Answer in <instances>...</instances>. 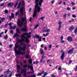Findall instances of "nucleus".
Masks as SVG:
<instances>
[{"mask_svg":"<svg viewBox=\"0 0 77 77\" xmlns=\"http://www.w3.org/2000/svg\"><path fill=\"white\" fill-rule=\"evenodd\" d=\"M31 32L24 33L23 35H21V40H18L17 42L16 43L15 45L14 51L15 55H21L24 54L26 53L24 51H24L26 50V45L23 42V41L27 42L28 43L29 42V40L28 38H30Z\"/></svg>","mask_w":77,"mask_h":77,"instance_id":"f257e3e1","label":"nucleus"},{"mask_svg":"<svg viewBox=\"0 0 77 77\" xmlns=\"http://www.w3.org/2000/svg\"><path fill=\"white\" fill-rule=\"evenodd\" d=\"M44 0H36L35 1V10L34 12L33 16L35 17L37 16V13L38 12L39 13L40 12V11L42 10L40 7L42 5V3L43 2Z\"/></svg>","mask_w":77,"mask_h":77,"instance_id":"f03ea898","label":"nucleus"},{"mask_svg":"<svg viewBox=\"0 0 77 77\" xmlns=\"http://www.w3.org/2000/svg\"><path fill=\"white\" fill-rule=\"evenodd\" d=\"M20 8V13H21L22 15H23V12L24 11V10L25 9V8H24V7L22 6L21 2H20L19 3V4L17 8H18V9H19Z\"/></svg>","mask_w":77,"mask_h":77,"instance_id":"7ed1b4c3","label":"nucleus"},{"mask_svg":"<svg viewBox=\"0 0 77 77\" xmlns=\"http://www.w3.org/2000/svg\"><path fill=\"white\" fill-rule=\"evenodd\" d=\"M26 16L25 17H22L21 18V20H20L19 19H18V23H17L18 25L20 26V27H22L23 25V22L24 21H26Z\"/></svg>","mask_w":77,"mask_h":77,"instance_id":"20e7f679","label":"nucleus"},{"mask_svg":"<svg viewBox=\"0 0 77 77\" xmlns=\"http://www.w3.org/2000/svg\"><path fill=\"white\" fill-rule=\"evenodd\" d=\"M22 73H23V75L25 77H26V69H21V72L20 74H16L15 76L17 77H18V76H19L21 77V75Z\"/></svg>","mask_w":77,"mask_h":77,"instance_id":"39448f33","label":"nucleus"},{"mask_svg":"<svg viewBox=\"0 0 77 77\" xmlns=\"http://www.w3.org/2000/svg\"><path fill=\"white\" fill-rule=\"evenodd\" d=\"M27 23H25L24 25V27L20 29L21 31H22L23 32H26V30L27 29Z\"/></svg>","mask_w":77,"mask_h":77,"instance_id":"423d86ee","label":"nucleus"},{"mask_svg":"<svg viewBox=\"0 0 77 77\" xmlns=\"http://www.w3.org/2000/svg\"><path fill=\"white\" fill-rule=\"evenodd\" d=\"M23 66V67L24 68H26V67H28V68H30V69H31V70H32V72H34V71L33 70V67L32 66H30V65L27 66V65L26 64L24 65Z\"/></svg>","mask_w":77,"mask_h":77,"instance_id":"0eeeda50","label":"nucleus"},{"mask_svg":"<svg viewBox=\"0 0 77 77\" xmlns=\"http://www.w3.org/2000/svg\"><path fill=\"white\" fill-rule=\"evenodd\" d=\"M61 53H62V54L61 56V60H63L64 59V56L65 55V52H63V50H62Z\"/></svg>","mask_w":77,"mask_h":77,"instance_id":"6e6552de","label":"nucleus"},{"mask_svg":"<svg viewBox=\"0 0 77 77\" xmlns=\"http://www.w3.org/2000/svg\"><path fill=\"white\" fill-rule=\"evenodd\" d=\"M8 74H9V69H8L6 70V71L4 73L5 77H8V75H7Z\"/></svg>","mask_w":77,"mask_h":77,"instance_id":"1a4fd4ad","label":"nucleus"},{"mask_svg":"<svg viewBox=\"0 0 77 77\" xmlns=\"http://www.w3.org/2000/svg\"><path fill=\"white\" fill-rule=\"evenodd\" d=\"M35 37L37 38H38V41H41V37L38 36V35H35Z\"/></svg>","mask_w":77,"mask_h":77,"instance_id":"9d476101","label":"nucleus"},{"mask_svg":"<svg viewBox=\"0 0 77 77\" xmlns=\"http://www.w3.org/2000/svg\"><path fill=\"white\" fill-rule=\"evenodd\" d=\"M67 39L68 41H69L71 42L72 41V38L70 36H69L68 37Z\"/></svg>","mask_w":77,"mask_h":77,"instance_id":"9b49d317","label":"nucleus"},{"mask_svg":"<svg viewBox=\"0 0 77 77\" xmlns=\"http://www.w3.org/2000/svg\"><path fill=\"white\" fill-rule=\"evenodd\" d=\"M50 31V29H47L46 30H43V32H49Z\"/></svg>","mask_w":77,"mask_h":77,"instance_id":"f8f14e48","label":"nucleus"},{"mask_svg":"<svg viewBox=\"0 0 77 77\" xmlns=\"http://www.w3.org/2000/svg\"><path fill=\"white\" fill-rule=\"evenodd\" d=\"M44 73V71H42V72L41 73H39L37 74V75L38 76H39V75H41L42 74H43Z\"/></svg>","mask_w":77,"mask_h":77,"instance_id":"ddd939ff","label":"nucleus"},{"mask_svg":"<svg viewBox=\"0 0 77 77\" xmlns=\"http://www.w3.org/2000/svg\"><path fill=\"white\" fill-rule=\"evenodd\" d=\"M74 29V27L72 26L70 27L69 28V30L70 31H72Z\"/></svg>","mask_w":77,"mask_h":77,"instance_id":"4468645a","label":"nucleus"},{"mask_svg":"<svg viewBox=\"0 0 77 77\" xmlns=\"http://www.w3.org/2000/svg\"><path fill=\"white\" fill-rule=\"evenodd\" d=\"M13 5H14V3L9 2L8 4V6H12Z\"/></svg>","mask_w":77,"mask_h":77,"instance_id":"2eb2a0df","label":"nucleus"},{"mask_svg":"<svg viewBox=\"0 0 77 77\" xmlns=\"http://www.w3.org/2000/svg\"><path fill=\"white\" fill-rule=\"evenodd\" d=\"M49 35V33H47L46 34H42V35L44 37H46L48 36Z\"/></svg>","mask_w":77,"mask_h":77,"instance_id":"dca6fc26","label":"nucleus"},{"mask_svg":"<svg viewBox=\"0 0 77 77\" xmlns=\"http://www.w3.org/2000/svg\"><path fill=\"white\" fill-rule=\"evenodd\" d=\"M17 69H18V70L17 71V72H18L20 71V66L19 65H17Z\"/></svg>","mask_w":77,"mask_h":77,"instance_id":"f3484780","label":"nucleus"},{"mask_svg":"<svg viewBox=\"0 0 77 77\" xmlns=\"http://www.w3.org/2000/svg\"><path fill=\"white\" fill-rule=\"evenodd\" d=\"M74 51V48H72L70 51L68 52V54H70L71 52H72Z\"/></svg>","mask_w":77,"mask_h":77,"instance_id":"a211bd4d","label":"nucleus"},{"mask_svg":"<svg viewBox=\"0 0 77 77\" xmlns=\"http://www.w3.org/2000/svg\"><path fill=\"white\" fill-rule=\"evenodd\" d=\"M41 53V54H42L43 55H44V51L42 50V49H41L40 50Z\"/></svg>","mask_w":77,"mask_h":77,"instance_id":"6ab92c4d","label":"nucleus"},{"mask_svg":"<svg viewBox=\"0 0 77 77\" xmlns=\"http://www.w3.org/2000/svg\"><path fill=\"white\" fill-rule=\"evenodd\" d=\"M45 57V56H44V55H43L42 56V57L41 59V60L40 61L41 62H42V60L44 59Z\"/></svg>","mask_w":77,"mask_h":77,"instance_id":"aec40b11","label":"nucleus"},{"mask_svg":"<svg viewBox=\"0 0 77 77\" xmlns=\"http://www.w3.org/2000/svg\"><path fill=\"white\" fill-rule=\"evenodd\" d=\"M52 45H50L48 46V48H49V50H50L51 49V47H52Z\"/></svg>","mask_w":77,"mask_h":77,"instance_id":"412c9836","label":"nucleus"},{"mask_svg":"<svg viewBox=\"0 0 77 77\" xmlns=\"http://www.w3.org/2000/svg\"><path fill=\"white\" fill-rule=\"evenodd\" d=\"M16 32H17L18 33H19V34H20V33H21V32H20V31L19 29H18V28H17L16 29Z\"/></svg>","mask_w":77,"mask_h":77,"instance_id":"4be33fe9","label":"nucleus"},{"mask_svg":"<svg viewBox=\"0 0 77 77\" xmlns=\"http://www.w3.org/2000/svg\"><path fill=\"white\" fill-rule=\"evenodd\" d=\"M47 74H48V73L46 72H44V74L42 77H45V76H46Z\"/></svg>","mask_w":77,"mask_h":77,"instance_id":"5701e85b","label":"nucleus"},{"mask_svg":"<svg viewBox=\"0 0 77 77\" xmlns=\"http://www.w3.org/2000/svg\"><path fill=\"white\" fill-rule=\"evenodd\" d=\"M29 62L30 64H32V60L31 59H29Z\"/></svg>","mask_w":77,"mask_h":77,"instance_id":"b1692460","label":"nucleus"},{"mask_svg":"<svg viewBox=\"0 0 77 77\" xmlns=\"http://www.w3.org/2000/svg\"><path fill=\"white\" fill-rule=\"evenodd\" d=\"M58 24L59 26H61V24H62V22L61 21H59L58 22Z\"/></svg>","mask_w":77,"mask_h":77,"instance_id":"393cba45","label":"nucleus"},{"mask_svg":"<svg viewBox=\"0 0 77 77\" xmlns=\"http://www.w3.org/2000/svg\"><path fill=\"white\" fill-rule=\"evenodd\" d=\"M17 36H18V35L17 34V33H16L14 34V35L13 36L14 38H16V37Z\"/></svg>","mask_w":77,"mask_h":77,"instance_id":"a878e982","label":"nucleus"},{"mask_svg":"<svg viewBox=\"0 0 77 77\" xmlns=\"http://www.w3.org/2000/svg\"><path fill=\"white\" fill-rule=\"evenodd\" d=\"M0 19L1 20L2 22H3V21L5 20V18H3L0 17Z\"/></svg>","mask_w":77,"mask_h":77,"instance_id":"bb28decb","label":"nucleus"},{"mask_svg":"<svg viewBox=\"0 0 77 77\" xmlns=\"http://www.w3.org/2000/svg\"><path fill=\"white\" fill-rule=\"evenodd\" d=\"M47 29V25H45V26H44L43 30H46Z\"/></svg>","mask_w":77,"mask_h":77,"instance_id":"cd10ccee","label":"nucleus"},{"mask_svg":"<svg viewBox=\"0 0 77 77\" xmlns=\"http://www.w3.org/2000/svg\"><path fill=\"white\" fill-rule=\"evenodd\" d=\"M45 18V17H40V19L41 20H44Z\"/></svg>","mask_w":77,"mask_h":77,"instance_id":"c85d7f7f","label":"nucleus"},{"mask_svg":"<svg viewBox=\"0 0 77 77\" xmlns=\"http://www.w3.org/2000/svg\"><path fill=\"white\" fill-rule=\"evenodd\" d=\"M63 18L64 19H66V14H63Z\"/></svg>","mask_w":77,"mask_h":77,"instance_id":"c756f323","label":"nucleus"},{"mask_svg":"<svg viewBox=\"0 0 77 77\" xmlns=\"http://www.w3.org/2000/svg\"><path fill=\"white\" fill-rule=\"evenodd\" d=\"M59 27L58 28L57 30L59 31V30H60V29H61V26H59Z\"/></svg>","mask_w":77,"mask_h":77,"instance_id":"7c9ffc66","label":"nucleus"},{"mask_svg":"<svg viewBox=\"0 0 77 77\" xmlns=\"http://www.w3.org/2000/svg\"><path fill=\"white\" fill-rule=\"evenodd\" d=\"M4 39H8V35H7V34L5 36Z\"/></svg>","mask_w":77,"mask_h":77,"instance_id":"2f4dec72","label":"nucleus"},{"mask_svg":"<svg viewBox=\"0 0 77 77\" xmlns=\"http://www.w3.org/2000/svg\"><path fill=\"white\" fill-rule=\"evenodd\" d=\"M38 63H39V62L37 60H36L35 62H33L34 64H38Z\"/></svg>","mask_w":77,"mask_h":77,"instance_id":"473e14b6","label":"nucleus"},{"mask_svg":"<svg viewBox=\"0 0 77 77\" xmlns=\"http://www.w3.org/2000/svg\"><path fill=\"white\" fill-rule=\"evenodd\" d=\"M11 17L12 18H14V14L13 13H11Z\"/></svg>","mask_w":77,"mask_h":77,"instance_id":"72a5a7b5","label":"nucleus"},{"mask_svg":"<svg viewBox=\"0 0 77 77\" xmlns=\"http://www.w3.org/2000/svg\"><path fill=\"white\" fill-rule=\"evenodd\" d=\"M20 12V11H18L16 13V15H19V13Z\"/></svg>","mask_w":77,"mask_h":77,"instance_id":"f704fd0d","label":"nucleus"},{"mask_svg":"<svg viewBox=\"0 0 77 77\" xmlns=\"http://www.w3.org/2000/svg\"><path fill=\"white\" fill-rule=\"evenodd\" d=\"M18 0H17V2L16 3V4L14 5V7H16L18 5Z\"/></svg>","mask_w":77,"mask_h":77,"instance_id":"c9c22d12","label":"nucleus"},{"mask_svg":"<svg viewBox=\"0 0 77 77\" xmlns=\"http://www.w3.org/2000/svg\"><path fill=\"white\" fill-rule=\"evenodd\" d=\"M60 39L61 40H63V36L62 35H61L60 37Z\"/></svg>","mask_w":77,"mask_h":77,"instance_id":"e433bc0d","label":"nucleus"},{"mask_svg":"<svg viewBox=\"0 0 77 77\" xmlns=\"http://www.w3.org/2000/svg\"><path fill=\"white\" fill-rule=\"evenodd\" d=\"M77 27L75 29V34H76V33H77Z\"/></svg>","mask_w":77,"mask_h":77,"instance_id":"4c0bfd02","label":"nucleus"},{"mask_svg":"<svg viewBox=\"0 0 77 77\" xmlns=\"http://www.w3.org/2000/svg\"><path fill=\"white\" fill-rule=\"evenodd\" d=\"M27 53H30V49H28L27 50Z\"/></svg>","mask_w":77,"mask_h":77,"instance_id":"58836bf2","label":"nucleus"},{"mask_svg":"<svg viewBox=\"0 0 77 77\" xmlns=\"http://www.w3.org/2000/svg\"><path fill=\"white\" fill-rule=\"evenodd\" d=\"M5 12L6 14H8V10H5Z\"/></svg>","mask_w":77,"mask_h":77,"instance_id":"ea45409f","label":"nucleus"},{"mask_svg":"<svg viewBox=\"0 0 77 77\" xmlns=\"http://www.w3.org/2000/svg\"><path fill=\"white\" fill-rule=\"evenodd\" d=\"M29 55H27V54L26 55V59H27V58H29Z\"/></svg>","mask_w":77,"mask_h":77,"instance_id":"a19ab883","label":"nucleus"},{"mask_svg":"<svg viewBox=\"0 0 77 77\" xmlns=\"http://www.w3.org/2000/svg\"><path fill=\"white\" fill-rule=\"evenodd\" d=\"M39 26V25L38 24H37V25H35V29H36Z\"/></svg>","mask_w":77,"mask_h":77,"instance_id":"79ce46f5","label":"nucleus"},{"mask_svg":"<svg viewBox=\"0 0 77 77\" xmlns=\"http://www.w3.org/2000/svg\"><path fill=\"white\" fill-rule=\"evenodd\" d=\"M62 4V1H61L60 2H58V5H61V4Z\"/></svg>","mask_w":77,"mask_h":77,"instance_id":"37998d69","label":"nucleus"},{"mask_svg":"<svg viewBox=\"0 0 77 77\" xmlns=\"http://www.w3.org/2000/svg\"><path fill=\"white\" fill-rule=\"evenodd\" d=\"M71 5H72V6H74V5H75V3L72 2L71 3Z\"/></svg>","mask_w":77,"mask_h":77,"instance_id":"c03bdc74","label":"nucleus"},{"mask_svg":"<svg viewBox=\"0 0 77 77\" xmlns=\"http://www.w3.org/2000/svg\"><path fill=\"white\" fill-rule=\"evenodd\" d=\"M61 43H64L65 42V41L63 40H61Z\"/></svg>","mask_w":77,"mask_h":77,"instance_id":"a18cd8bd","label":"nucleus"},{"mask_svg":"<svg viewBox=\"0 0 77 77\" xmlns=\"http://www.w3.org/2000/svg\"><path fill=\"white\" fill-rule=\"evenodd\" d=\"M72 17H73V18H75L76 17V16L75 15H72Z\"/></svg>","mask_w":77,"mask_h":77,"instance_id":"49530a36","label":"nucleus"},{"mask_svg":"<svg viewBox=\"0 0 77 77\" xmlns=\"http://www.w3.org/2000/svg\"><path fill=\"white\" fill-rule=\"evenodd\" d=\"M61 69H62V68H61V67H59L58 68V70L60 71V70H61Z\"/></svg>","mask_w":77,"mask_h":77,"instance_id":"de8ad7c7","label":"nucleus"},{"mask_svg":"<svg viewBox=\"0 0 77 77\" xmlns=\"http://www.w3.org/2000/svg\"><path fill=\"white\" fill-rule=\"evenodd\" d=\"M16 27H17V26L15 25L14 26L13 28V29H15V28H16Z\"/></svg>","mask_w":77,"mask_h":77,"instance_id":"09e8293b","label":"nucleus"},{"mask_svg":"<svg viewBox=\"0 0 77 77\" xmlns=\"http://www.w3.org/2000/svg\"><path fill=\"white\" fill-rule=\"evenodd\" d=\"M8 25L9 26H12V23H9L8 24Z\"/></svg>","mask_w":77,"mask_h":77,"instance_id":"8fccbe9b","label":"nucleus"},{"mask_svg":"<svg viewBox=\"0 0 77 77\" xmlns=\"http://www.w3.org/2000/svg\"><path fill=\"white\" fill-rule=\"evenodd\" d=\"M31 11H32V8H30L29 9V12H31Z\"/></svg>","mask_w":77,"mask_h":77,"instance_id":"3c124183","label":"nucleus"},{"mask_svg":"<svg viewBox=\"0 0 77 77\" xmlns=\"http://www.w3.org/2000/svg\"><path fill=\"white\" fill-rule=\"evenodd\" d=\"M67 11H69L70 10V8L69 7H68L67 8Z\"/></svg>","mask_w":77,"mask_h":77,"instance_id":"603ef678","label":"nucleus"},{"mask_svg":"<svg viewBox=\"0 0 77 77\" xmlns=\"http://www.w3.org/2000/svg\"><path fill=\"white\" fill-rule=\"evenodd\" d=\"M51 4H54V1H53L51 2Z\"/></svg>","mask_w":77,"mask_h":77,"instance_id":"864d4df0","label":"nucleus"},{"mask_svg":"<svg viewBox=\"0 0 77 77\" xmlns=\"http://www.w3.org/2000/svg\"><path fill=\"white\" fill-rule=\"evenodd\" d=\"M13 45H9V47L10 48H11L13 46Z\"/></svg>","mask_w":77,"mask_h":77,"instance_id":"5fc2aeb1","label":"nucleus"},{"mask_svg":"<svg viewBox=\"0 0 77 77\" xmlns=\"http://www.w3.org/2000/svg\"><path fill=\"white\" fill-rule=\"evenodd\" d=\"M4 5H5V4H4V3H2L0 5V6H4Z\"/></svg>","mask_w":77,"mask_h":77,"instance_id":"6e6d98bb","label":"nucleus"},{"mask_svg":"<svg viewBox=\"0 0 77 77\" xmlns=\"http://www.w3.org/2000/svg\"><path fill=\"white\" fill-rule=\"evenodd\" d=\"M41 48H43V47H44V45L43 44H42V45H41Z\"/></svg>","mask_w":77,"mask_h":77,"instance_id":"4d7b16f0","label":"nucleus"},{"mask_svg":"<svg viewBox=\"0 0 77 77\" xmlns=\"http://www.w3.org/2000/svg\"><path fill=\"white\" fill-rule=\"evenodd\" d=\"M47 47H46V46H45L44 50H47Z\"/></svg>","mask_w":77,"mask_h":77,"instance_id":"13d9d810","label":"nucleus"},{"mask_svg":"<svg viewBox=\"0 0 77 77\" xmlns=\"http://www.w3.org/2000/svg\"><path fill=\"white\" fill-rule=\"evenodd\" d=\"M10 33H11L13 34L14 33V32H13V30H11L10 31Z\"/></svg>","mask_w":77,"mask_h":77,"instance_id":"bf43d9fd","label":"nucleus"},{"mask_svg":"<svg viewBox=\"0 0 77 77\" xmlns=\"http://www.w3.org/2000/svg\"><path fill=\"white\" fill-rule=\"evenodd\" d=\"M7 26H8V24H6L5 25V27H7Z\"/></svg>","mask_w":77,"mask_h":77,"instance_id":"052dcab7","label":"nucleus"},{"mask_svg":"<svg viewBox=\"0 0 77 77\" xmlns=\"http://www.w3.org/2000/svg\"><path fill=\"white\" fill-rule=\"evenodd\" d=\"M43 40H44V41H45V38H43Z\"/></svg>","mask_w":77,"mask_h":77,"instance_id":"680f3d73","label":"nucleus"},{"mask_svg":"<svg viewBox=\"0 0 77 77\" xmlns=\"http://www.w3.org/2000/svg\"><path fill=\"white\" fill-rule=\"evenodd\" d=\"M32 19V17H31L29 19V21H31Z\"/></svg>","mask_w":77,"mask_h":77,"instance_id":"e2e57ef3","label":"nucleus"},{"mask_svg":"<svg viewBox=\"0 0 77 77\" xmlns=\"http://www.w3.org/2000/svg\"><path fill=\"white\" fill-rule=\"evenodd\" d=\"M12 74H10V75H9V77H11V76H12Z\"/></svg>","mask_w":77,"mask_h":77,"instance_id":"0e129e2a","label":"nucleus"},{"mask_svg":"<svg viewBox=\"0 0 77 77\" xmlns=\"http://www.w3.org/2000/svg\"><path fill=\"white\" fill-rule=\"evenodd\" d=\"M26 62H27V61H26L24 60L23 61V63H26Z\"/></svg>","mask_w":77,"mask_h":77,"instance_id":"69168bd1","label":"nucleus"},{"mask_svg":"<svg viewBox=\"0 0 77 77\" xmlns=\"http://www.w3.org/2000/svg\"><path fill=\"white\" fill-rule=\"evenodd\" d=\"M7 32H8V30H6L5 32V33H7Z\"/></svg>","mask_w":77,"mask_h":77,"instance_id":"338daca9","label":"nucleus"},{"mask_svg":"<svg viewBox=\"0 0 77 77\" xmlns=\"http://www.w3.org/2000/svg\"><path fill=\"white\" fill-rule=\"evenodd\" d=\"M4 76V75H1L0 76V77H3Z\"/></svg>","mask_w":77,"mask_h":77,"instance_id":"774afa93","label":"nucleus"}]
</instances>
